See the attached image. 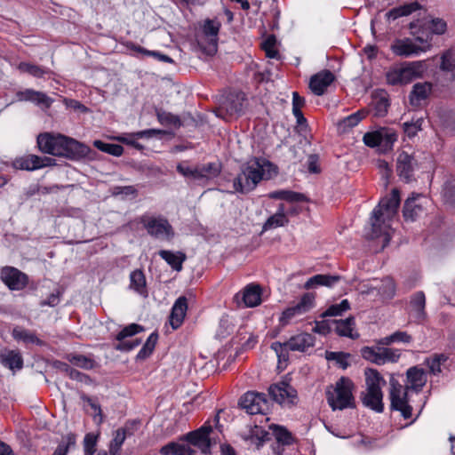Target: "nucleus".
Masks as SVG:
<instances>
[{
  "instance_id": "obj_14",
  "label": "nucleus",
  "mask_w": 455,
  "mask_h": 455,
  "mask_svg": "<svg viewBox=\"0 0 455 455\" xmlns=\"http://www.w3.org/2000/svg\"><path fill=\"white\" fill-rule=\"evenodd\" d=\"M262 294L261 285L251 283L235 295L234 300L239 307L243 304L244 307H254L262 302Z\"/></svg>"
},
{
  "instance_id": "obj_60",
  "label": "nucleus",
  "mask_w": 455,
  "mask_h": 455,
  "mask_svg": "<svg viewBox=\"0 0 455 455\" xmlns=\"http://www.w3.org/2000/svg\"><path fill=\"white\" fill-rule=\"evenodd\" d=\"M350 309L348 299H344L339 302H334L329 306L323 313H344Z\"/></svg>"
},
{
  "instance_id": "obj_23",
  "label": "nucleus",
  "mask_w": 455,
  "mask_h": 455,
  "mask_svg": "<svg viewBox=\"0 0 455 455\" xmlns=\"http://www.w3.org/2000/svg\"><path fill=\"white\" fill-rule=\"evenodd\" d=\"M315 343V337L308 332H300L291 336L287 340V345L291 351L293 352H307L313 348Z\"/></svg>"
},
{
  "instance_id": "obj_45",
  "label": "nucleus",
  "mask_w": 455,
  "mask_h": 455,
  "mask_svg": "<svg viewBox=\"0 0 455 455\" xmlns=\"http://www.w3.org/2000/svg\"><path fill=\"white\" fill-rule=\"evenodd\" d=\"M423 123V117L412 118L411 121L403 123V129L406 136L410 139L415 137L422 130Z\"/></svg>"
},
{
  "instance_id": "obj_27",
  "label": "nucleus",
  "mask_w": 455,
  "mask_h": 455,
  "mask_svg": "<svg viewBox=\"0 0 455 455\" xmlns=\"http://www.w3.org/2000/svg\"><path fill=\"white\" fill-rule=\"evenodd\" d=\"M421 9L422 5L417 1L406 3L391 9L385 14V17L388 22H391L397 20L398 18L408 16L412 12Z\"/></svg>"
},
{
  "instance_id": "obj_30",
  "label": "nucleus",
  "mask_w": 455,
  "mask_h": 455,
  "mask_svg": "<svg viewBox=\"0 0 455 455\" xmlns=\"http://www.w3.org/2000/svg\"><path fill=\"white\" fill-rule=\"evenodd\" d=\"M129 288L143 298L148 296L146 276L141 269H135L130 274Z\"/></svg>"
},
{
  "instance_id": "obj_48",
  "label": "nucleus",
  "mask_w": 455,
  "mask_h": 455,
  "mask_svg": "<svg viewBox=\"0 0 455 455\" xmlns=\"http://www.w3.org/2000/svg\"><path fill=\"white\" fill-rule=\"evenodd\" d=\"M289 223V219L283 214L275 213L270 216L263 225V230H269L279 227H284Z\"/></svg>"
},
{
  "instance_id": "obj_18",
  "label": "nucleus",
  "mask_w": 455,
  "mask_h": 455,
  "mask_svg": "<svg viewBox=\"0 0 455 455\" xmlns=\"http://www.w3.org/2000/svg\"><path fill=\"white\" fill-rule=\"evenodd\" d=\"M16 98L19 101H28L40 107L42 109H48L53 103V99L46 93L36 91L34 89H25L16 92Z\"/></svg>"
},
{
  "instance_id": "obj_20",
  "label": "nucleus",
  "mask_w": 455,
  "mask_h": 455,
  "mask_svg": "<svg viewBox=\"0 0 455 455\" xmlns=\"http://www.w3.org/2000/svg\"><path fill=\"white\" fill-rule=\"evenodd\" d=\"M427 381L425 371L418 366L411 367L406 371V384L403 386L410 391L419 393Z\"/></svg>"
},
{
  "instance_id": "obj_26",
  "label": "nucleus",
  "mask_w": 455,
  "mask_h": 455,
  "mask_svg": "<svg viewBox=\"0 0 455 455\" xmlns=\"http://www.w3.org/2000/svg\"><path fill=\"white\" fill-rule=\"evenodd\" d=\"M426 199L422 195L417 194L408 197L404 202L403 215L405 220L414 221L424 211L422 203Z\"/></svg>"
},
{
  "instance_id": "obj_11",
  "label": "nucleus",
  "mask_w": 455,
  "mask_h": 455,
  "mask_svg": "<svg viewBox=\"0 0 455 455\" xmlns=\"http://www.w3.org/2000/svg\"><path fill=\"white\" fill-rule=\"evenodd\" d=\"M144 329L141 325L137 323H130L124 326L116 335V344L114 345V348L120 352H129L137 347L140 344V339H129Z\"/></svg>"
},
{
  "instance_id": "obj_52",
  "label": "nucleus",
  "mask_w": 455,
  "mask_h": 455,
  "mask_svg": "<svg viewBox=\"0 0 455 455\" xmlns=\"http://www.w3.org/2000/svg\"><path fill=\"white\" fill-rule=\"evenodd\" d=\"M411 309L417 313H425L426 297L423 291L415 292L410 301Z\"/></svg>"
},
{
  "instance_id": "obj_24",
  "label": "nucleus",
  "mask_w": 455,
  "mask_h": 455,
  "mask_svg": "<svg viewBox=\"0 0 455 455\" xmlns=\"http://www.w3.org/2000/svg\"><path fill=\"white\" fill-rule=\"evenodd\" d=\"M393 52L402 57H411L417 55L421 52H426L428 47L427 44L422 46L416 45L411 39L396 40L391 46Z\"/></svg>"
},
{
  "instance_id": "obj_58",
  "label": "nucleus",
  "mask_w": 455,
  "mask_h": 455,
  "mask_svg": "<svg viewBox=\"0 0 455 455\" xmlns=\"http://www.w3.org/2000/svg\"><path fill=\"white\" fill-rule=\"evenodd\" d=\"M363 140L364 144L370 148L380 147L381 133H379V130L372 132H366L363 135Z\"/></svg>"
},
{
  "instance_id": "obj_34",
  "label": "nucleus",
  "mask_w": 455,
  "mask_h": 455,
  "mask_svg": "<svg viewBox=\"0 0 455 455\" xmlns=\"http://www.w3.org/2000/svg\"><path fill=\"white\" fill-rule=\"evenodd\" d=\"M158 254L173 270L178 272L182 270V264L187 259L186 254L182 251L173 252L168 250H161Z\"/></svg>"
},
{
  "instance_id": "obj_41",
  "label": "nucleus",
  "mask_w": 455,
  "mask_h": 455,
  "mask_svg": "<svg viewBox=\"0 0 455 455\" xmlns=\"http://www.w3.org/2000/svg\"><path fill=\"white\" fill-rule=\"evenodd\" d=\"M12 336L16 340L22 341L27 345L36 344L38 346H42L44 344V342L38 339L35 333L20 327L13 329Z\"/></svg>"
},
{
  "instance_id": "obj_42",
  "label": "nucleus",
  "mask_w": 455,
  "mask_h": 455,
  "mask_svg": "<svg viewBox=\"0 0 455 455\" xmlns=\"http://www.w3.org/2000/svg\"><path fill=\"white\" fill-rule=\"evenodd\" d=\"M156 117L163 125L172 126L174 128H180L181 126V120L178 116L163 109H156Z\"/></svg>"
},
{
  "instance_id": "obj_57",
  "label": "nucleus",
  "mask_w": 455,
  "mask_h": 455,
  "mask_svg": "<svg viewBox=\"0 0 455 455\" xmlns=\"http://www.w3.org/2000/svg\"><path fill=\"white\" fill-rule=\"evenodd\" d=\"M271 348L276 354L279 361H281V360L287 361L288 360V352L291 350L287 345V341H285L283 343H281L278 341L273 342L271 344Z\"/></svg>"
},
{
  "instance_id": "obj_9",
  "label": "nucleus",
  "mask_w": 455,
  "mask_h": 455,
  "mask_svg": "<svg viewBox=\"0 0 455 455\" xmlns=\"http://www.w3.org/2000/svg\"><path fill=\"white\" fill-rule=\"evenodd\" d=\"M221 23L217 19H206L203 25V36L197 39V44L201 51L212 56L218 50V35Z\"/></svg>"
},
{
  "instance_id": "obj_43",
  "label": "nucleus",
  "mask_w": 455,
  "mask_h": 455,
  "mask_svg": "<svg viewBox=\"0 0 455 455\" xmlns=\"http://www.w3.org/2000/svg\"><path fill=\"white\" fill-rule=\"evenodd\" d=\"M125 439H126V429L125 428H118L114 433V437L109 443V446H108L109 454L110 455H118Z\"/></svg>"
},
{
  "instance_id": "obj_61",
  "label": "nucleus",
  "mask_w": 455,
  "mask_h": 455,
  "mask_svg": "<svg viewBox=\"0 0 455 455\" xmlns=\"http://www.w3.org/2000/svg\"><path fill=\"white\" fill-rule=\"evenodd\" d=\"M332 329H333L332 321L331 322L329 320H322V321H316L315 323V325L312 328V331L315 333L326 335Z\"/></svg>"
},
{
  "instance_id": "obj_19",
  "label": "nucleus",
  "mask_w": 455,
  "mask_h": 455,
  "mask_svg": "<svg viewBox=\"0 0 455 455\" xmlns=\"http://www.w3.org/2000/svg\"><path fill=\"white\" fill-rule=\"evenodd\" d=\"M244 97L241 94L229 95L220 106L218 116H223L225 113L228 116H241L243 111Z\"/></svg>"
},
{
  "instance_id": "obj_4",
  "label": "nucleus",
  "mask_w": 455,
  "mask_h": 455,
  "mask_svg": "<svg viewBox=\"0 0 455 455\" xmlns=\"http://www.w3.org/2000/svg\"><path fill=\"white\" fill-rule=\"evenodd\" d=\"M364 376L366 388L361 394L363 404L376 412H382L384 410L382 387L386 386V380L375 369H366Z\"/></svg>"
},
{
  "instance_id": "obj_33",
  "label": "nucleus",
  "mask_w": 455,
  "mask_h": 455,
  "mask_svg": "<svg viewBox=\"0 0 455 455\" xmlns=\"http://www.w3.org/2000/svg\"><path fill=\"white\" fill-rule=\"evenodd\" d=\"M333 330L339 335L357 339L359 334L355 331V319L349 316L345 320L332 321Z\"/></svg>"
},
{
  "instance_id": "obj_53",
  "label": "nucleus",
  "mask_w": 455,
  "mask_h": 455,
  "mask_svg": "<svg viewBox=\"0 0 455 455\" xmlns=\"http://www.w3.org/2000/svg\"><path fill=\"white\" fill-rule=\"evenodd\" d=\"M326 359L328 361H335L342 369H347L348 363V354L343 352H326Z\"/></svg>"
},
{
  "instance_id": "obj_17",
  "label": "nucleus",
  "mask_w": 455,
  "mask_h": 455,
  "mask_svg": "<svg viewBox=\"0 0 455 455\" xmlns=\"http://www.w3.org/2000/svg\"><path fill=\"white\" fill-rule=\"evenodd\" d=\"M212 428L211 426H202L200 428L189 432L180 439L188 442L190 444L197 447L204 454L210 453L211 441L209 435Z\"/></svg>"
},
{
  "instance_id": "obj_32",
  "label": "nucleus",
  "mask_w": 455,
  "mask_h": 455,
  "mask_svg": "<svg viewBox=\"0 0 455 455\" xmlns=\"http://www.w3.org/2000/svg\"><path fill=\"white\" fill-rule=\"evenodd\" d=\"M0 363L11 370H20L23 366L22 357L18 351L0 350Z\"/></svg>"
},
{
  "instance_id": "obj_37",
  "label": "nucleus",
  "mask_w": 455,
  "mask_h": 455,
  "mask_svg": "<svg viewBox=\"0 0 455 455\" xmlns=\"http://www.w3.org/2000/svg\"><path fill=\"white\" fill-rule=\"evenodd\" d=\"M160 453L162 455H195L196 452L187 444L170 442L160 449Z\"/></svg>"
},
{
  "instance_id": "obj_39",
  "label": "nucleus",
  "mask_w": 455,
  "mask_h": 455,
  "mask_svg": "<svg viewBox=\"0 0 455 455\" xmlns=\"http://www.w3.org/2000/svg\"><path fill=\"white\" fill-rule=\"evenodd\" d=\"M39 156L36 155H28L26 156L16 158L12 166L17 170H25V171H35L40 169V165H36L38 164Z\"/></svg>"
},
{
  "instance_id": "obj_50",
  "label": "nucleus",
  "mask_w": 455,
  "mask_h": 455,
  "mask_svg": "<svg viewBox=\"0 0 455 455\" xmlns=\"http://www.w3.org/2000/svg\"><path fill=\"white\" fill-rule=\"evenodd\" d=\"M440 68L443 71L450 73L451 78L455 79V59L451 52L443 53Z\"/></svg>"
},
{
  "instance_id": "obj_2",
  "label": "nucleus",
  "mask_w": 455,
  "mask_h": 455,
  "mask_svg": "<svg viewBox=\"0 0 455 455\" xmlns=\"http://www.w3.org/2000/svg\"><path fill=\"white\" fill-rule=\"evenodd\" d=\"M275 165L268 160L261 157H253L241 166V172L234 179L233 187L235 192L247 194L252 191L266 177L267 171Z\"/></svg>"
},
{
  "instance_id": "obj_12",
  "label": "nucleus",
  "mask_w": 455,
  "mask_h": 455,
  "mask_svg": "<svg viewBox=\"0 0 455 455\" xmlns=\"http://www.w3.org/2000/svg\"><path fill=\"white\" fill-rule=\"evenodd\" d=\"M419 161L414 155L401 152L396 158V173L401 180L410 183L415 180V172L419 170Z\"/></svg>"
},
{
  "instance_id": "obj_40",
  "label": "nucleus",
  "mask_w": 455,
  "mask_h": 455,
  "mask_svg": "<svg viewBox=\"0 0 455 455\" xmlns=\"http://www.w3.org/2000/svg\"><path fill=\"white\" fill-rule=\"evenodd\" d=\"M269 197L272 199L284 200L290 203L307 201L305 195L291 190L274 191L269 194Z\"/></svg>"
},
{
  "instance_id": "obj_54",
  "label": "nucleus",
  "mask_w": 455,
  "mask_h": 455,
  "mask_svg": "<svg viewBox=\"0 0 455 455\" xmlns=\"http://www.w3.org/2000/svg\"><path fill=\"white\" fill-rule=\"evenodd\" d=\"M366 116V112L363 110L357 111L347 117H345L340 124H342L345 128H353L356 126L361 120H363Z\"/></svg>"
},
{
  "instance_id": "obj_16",
  "label": "nucleus",
  "mask_w": 455,
  "mask_h": 455,
  "mask_svg": "<svg viewBox=\"0 0 455 455\" xmlns=\"http://www.w3.org/2000/svg\"><path fill=\"white\" fill-rule=\"evenodd\" d=\"M268 394L273 401L281 405H292L297 399V391L286 382L271 385Z\"/></svg>"
},
{
  "instance_id": "obj_5",
  "label": "nucleus",
  "mask_w": 455,
  "mask_h": 455,
  "mask_svg": "<svg viewBox=\"0 0 455 455\" xmlns=\"http://www.w3.org/2000/svg\"><path fill=\"white\" fill-rule=\"evenodd\" d=\"M409 28L415 40L421 44H427L429 48L432 36L443 34L447 24L443 19L433 18L425 12L423 16L411 21Z\"/></svg>"
},
{
  "instance_id": "obj_36",
  "label": "nucleus",
  "mask_w": 455,
  "mask_h": 455,
  "mask_svg": "<svg viewBox=\"0 0 455 455\" xmlns=\"http://www.w3.org/2000/svg\"><path fill=\"white\" fill-rule=\"evenodd\" d=\"M17 68L20 72L29 74L36 78H42L44 76L52 74V71L48 68L25 61L20 62Z\"/></svg>"
},
{
  "instance_id": "obj_22",
  "label": "nucleus",
  "mask_w": 455,
  "mask_h": 455,
  "mask_svg": "<svg viewBox=\"0 0 455 455\" xmlns=\"http://www.w3.org/2000/svg\"><path fill=\"white\" fill-rule=\"evenodd\" d=\"M425 70L423 61H413L407 66L399 68L398 85L406 84L420 77Z\"/></svg>"
},
{
  "instance_id": "obj_46",
  "label": "nucleus",
  "mask_w": 455,
  "mask_h": 455,
  "mask_svg": "<svg viewBox=\"0 0 455 455\" xmlns=\"http://www.w3.org/2000/svg\"><path fill=\"white\" fill-rule=\"evenodd\" d=\"M272 428L273 435L277 443L283 445H290L294 442V438L291 433L289 432L285 427L280 426H274Z\"/></svg>"
},
{
  "instance_id": "obj_6",
  "label": "nucleus",
  "mask_w": 455,
  "mask_h": 455,
  "mask_svg": "<svg viewBox=\"0 0 455 455\" xmlns=\"http://www.w3.org/2000/svg\"><path fill=\"white\" fill-rule=\"evenodd\" d=\"M353 388L352 380L341 377L335 383L332 390H327L326 398L331 409L335 411L354 407Z\"/></svg>"
},
{
  "instance_id": "obj_47",
  "label": "nucleus",
  "mask_w": 455,
  "mask_h": 455,
  "mask_svg": "<svg viewBox=\"0 0 455 455\" xmlns=\"http://www.w3.org/2000/svg\"><path fill=\"white\" fill-rule=\"evenodd\" d=\"M379 133H381L380 148L385 151L391 150L397 140V134L388 128L379 129Z\"/></svg>"
},
{
  "instance_id": "obj_13",
  "label": "nucleus",
  "mask_w": 455,
  "mask_h": 455,
  "mask_svg": "<svg viewBox=\"0 0 455 455\" xmlns=\"http://www.w3.org/2000/svg\"><path fill=\"white\" fill-rule=\"evenodd\" d=\"M239 404L251 415L266 414L269 409L266 395L262 393L247 392L241 397Z\"/></svg>"
},
{
  "instance_id": "obj_55",
  "label": "nucleus",
  "mask_w": 455,
  "mask_h": 455,
  "mask_svg": "<svg viewBox=\"0 0 455 455\" xmlns=\"http://www.w3.org/2000/svg\"><path fill=\"white\" fill-rule=\"evenodd\" d=\"M389 107L388 100L386 98L377 99L373 103V115L377 117H382L387 113Z\"/></svg>"
},
{
  "instance_id": "obj_35",
  "label": "nucleus",
  "mask_w": 455,
  "mask_h": 455,
  "mask_svg": "<svg viewBox=\"0 0 455 455\" xmlns=\"http://www.w3.org/2000/svg\"><path fill=\"white\" fill-rule=\"evenodd\" d=\"M377 291L382 299H391L395 294V284L392 277L386 276L371 288V292Z\"/></svg>"
},
{
  "instance_id": "obj_59",
  "label": "nucleus",
  "mask_w": 455,
  "mask_h": 455,
  "mask_svg": "<svg viewBox=\"0 0 455 455\" xmlns=\"http://www.w3.org/2000/svg\"><path fill=\"white\" fill-rule=\"evenodd\" d=\"M70 361L74 365L85 370L92 369L94 366V361L83 355H74Z\"/></svg>"
},
{
  "instance_id": "obj_1",
  "label": "nucleus",
  "mask_w": 455,
  "mask_h": 455,
  "mask_svg": "<svg viewBox=\"0 0 455 455\" xmlns=\"http://www.w3.org/2000/svg\"><path fill=\"white\" fill-rule=\"evenodd\" d=\"M37 145L43 153L65 157L69 160H80L89 157L92 149L70 137L43 133L37 137Z\"/></svg>"
},
{
  "instance_id": "obj_21",
  "label": "nucleus",
  "mask_w": 455,
  "mask_h": 455,
  "mask_svg": "<svg viewBox=\"0 0 455 455\" xmlns=\"http://www.w3.org/2000/svg\"><path fill=\"white\" fill-rule=\"evenodd\" d=\"M335 80V76L328 69H324L311 76L310 90L318 96L324 94L328 86Z\"/></svg>"
},
{
  "instance_id": "obj_28",
  "label": "nucleus",
  "mask_w": 455,
  "mask_h": 455,
  "mask_svg": "<svg viewBox=\"0 0 455 455\" xmlns=\"http://www.w3.org/2000/svg\"><path fill=\"white\" fill-rule=\"evenodd\" d=\"M238 323L235 315H223L216 330V338L222 339L233 334Z\"/></svg>"
},
{
  "instance_id": "obj_62",
  "label": "nucleus",
  "mask_w": 455,
  "mask_h": 455,
  "mask_svg": "<svg viewBox=\"0 0 455 455\" xmlns=\"http://www.w3.org/2000/svg\"><path fill=\"white\" fill-rule=\"evenodd\" d=\"M275 39L268 37L262 44V49L265 51L267 57L274 59L278 56V51L275 49Z\"/></svg>"
},
{
  "instance_id": "obj_15",
  "label": "nucleus",
  "mask_w": 455,
  "mask_h": 455,
  "mask_svg": "<svg viewBox=\"0 0 455 455\" xmlns=\"http://www.w3.org/2000/svg\"><path fill=\"white\" fill-rule=\"evenodd\" d=\"M0 278L12 291H21L28 283V276L27 274L10 266L2 267L0 271Z\"/></svg>"
},
{
  "instance_id": "obj_64",
  "label": "nucleus",
  "mask_w": 455,
  "mask_h": 455,
  "mask_svg": "<svg viewBox=\"0 0 455 455\" xmlns=\"http://www.w3.org/2000/svg\"><path fill=\"white\" fill-rule=\"evenodd\" d=\"M177 172L181 174L182 176L186 177V178H190L194 180H196V166L195 167H191L184 163H180L177 164Z\"/></svg>"
},
{
  "instance_id": "obj_63",
  "label": "nucleus",
  "mask_w": 455,
  "mask_h": 455,
  "mask_svg": "<svg viewBox=\"0 0 455 455\" xmlns=\"http://www.w3.org/2000/svg\"><path fill=\"white\" fill-rule=\"evenodd\" d=\"M189 308L188 299L185 296H180L174 302L171 313H187Z\"/></svg>"
},
{
  "instance_id": "obj_25",
  "label": "nucleus",
  "mask_w": 455,
  "mask_h": 455,
  "mask_svg": "<svg viewBox=\"0 0 455 455\" xmlns=\"http://www.w3.org/2000/svg\"><path fill=\"white\" fill-rule=\"evenodd\" d=\"M221 172L220 163H207L196 166V180L199 184L205 185L210 180L218 177Z\"/></svg>"
},
{
  "instance_id": "obj_49",
  "label": "nucleus",
  "mask_w": 455,
  "mask_h": 455,
  "mask_svg": "<svg viewBox=\"0 0 455 455\" xmlns=\"http://www.w3.org/2000/svg\"><path fill=\"white\" fill-rule=\"evenodd\" d=\"M447 359V355L443 354H435L432 357L427 358L426 363L429 367L430 372L436 375L442 371L441 365L445 363Z\"/></svg>"
},
{
  "instance_id": "obj_44",
  "label": "nucleus",
  "mask_w": 455,
  "mask_h": 455,
  "mask_svg": "<svg viewBox=\"0 0 455 455\" xmlns=\"http://www.w3.org/2000/svg\"><path fill=\"white\" fill-rule=\"evenodd\" d=\"M93 146L97 149L114 156H120L124 153V148L119 144L107 143L97 140L93 141Z\"/></svg>"
},
{
  "instance_id": "obj_38",
  "label": "nucleus",
  "mask_w": 455,
  "mask_h": 455,
  "mask_svg": "<svg viewBox=\"0 0 455 455\" xmlns=\"http://www.w3.org/2000/svg\"><path fill=\"white\" fill-rule=\"evenodd\" d=\"M315 294L314 292L304 293L299 302L292 307L284 310L283 313L307 312L315 307Z\"/></svg>"
},
{
  "instance_id": "obj_29",
  "label": "nucleus",
  "mask_w": 455,
  "mask_h": 455,
  "mask_svg": "<svg viewBox=\"0 0 455 455\" xmlns=\"http://www.w3.org/2000/svg\"><path fill=\"white\" fill-rule=\"evenodd\" d=\"M432 91V84L430 83H417L413 85L410 92L409 99L412 107H419L421 101L427 99Z\"/></svg>"
},
{
  "instance_id": "obj_3",
  "label": "nucleus",
  "mask_w": 455,
  "mask_h": 455,
  "mask_svg": "<svg viewBox=\"0 0 455 455\" xmlns=\"http://www.w3.org/2000/svg\"><path fill=\"white\" fill-rule=\"evenodd\" d=\"M399 205L400 192L397 188H394L390 196L382 198L372 212L371 218L372 228L371 236L374 238L383 235L384 246L390 241V235L387 232V228H388L389 225H387L386 221H390L397 214Z\"/></svg>"
},
{
  "instance_id": "obj_51",
  "label": "nucleus",
  "mask_w": 455,
  "mask_h": 455,
  "mask_svg": "<svg viewBox=\"0 0 455 455\" xmlns=\"http://www.w3.org/2000/svg\"><path fill=\"white\" fill-rule=\"evenodd\" d=\"M442 195L445 203L453 205L455 204V181L448 180L444 182Z\"/></svg>"
},
{
  "instance_id": "obj_56",
  "label": "nucleus",
  "mask_w": 455,
  "mask_h": 455,
  "mask_svg": "<svg viewBox=\"0 0 455 455\" xmlns=\"http://www.w3.org/2000/svg\"><path fill=\"white\" fill-rule=\"evenodd\" d=\"M75 443L76 436L72 434L68 435L66 441L58 445L52 455H67L69 447L74 446Z\"/></svg>"
},
{
  "instance_id": "obj_10",
  "label": "nucleus",
  "mask_w": 455,
  "mask_h": 455,
  "mask_svg": "<svg viewBox=\"0 0 455 455\" xmlns=\"http://www.w3.org/2000/svg\"><path fill=\"white\" fill-rule=\"evenodd\" d=\"M360 352L363 359L378 365H383L387 363H396L401 356L399 349L380 346L363 347Z\"/></svg>"
},
{
  "instance_id": "obj_8",
  "label": "nucleus",
  "mask_w": 455,
  "mask_h": 455,
  "mask_svg": "<svg viewBox=\"0 0 455 455\" xmlns=\"http://www.w3.org/2000/svg\"><path fill=\"white\" fill-rule=\"evenodd\" d=\"M390 406L394 411H397L401 413V416L405 419H411L412 416V407L409 404L408 390L398 380L392 378L390 379Z\"/></svg>"
},
{
  "instance_id": "obj_7",
  "label": "nucleus",
  "mask_w": 455,
  "mask_h": 455,
  "mask_svg": "<svg viewBox=\"0 0 455 455\" xmlns=\"http://www.w3.org/2000/svg\"><path fill=\"white\" fill-rule=\"evenodd\" d=\"M140 223L155 239L171 241L175 235L172 226L163 216L143 215L140 217Z\"/></svg>"
},
{
  "instance_id": "obj_31",
  "label": "nucleus",
  "mask_w": 455,
  "mask_h": 455,
  "mask_svg": "<svg viewBox=\"0 0 455 455\" xmlns=\"http://www.w3.org/2000/svg\"><path fill=\"white\" fill-rule=\"evenodd\" d=\"M340 280L339 275L318 274L310 277L304 284L306 290L317 288L318 286L332 287Z\"/></svg>"
}]
</instances>
